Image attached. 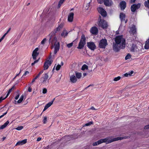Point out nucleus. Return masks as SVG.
Masks as SVG:
<instances>
[{
	"mask_svg": "<svg viewBox=\"0 0 149 149\" xmlns=\"http://www.w3.org/2000/svg\"><path fill=\"white\" fill-rule=\"evenodd\" d=\"M115 41V43L113 46V49L115 51L118 52L120 49H124L125 47V40L122 36H116Z\"/></svg>",
	"mask_w": 149,
	"mask_h": 149,
	"instance_id": "f257e3e1",
	"label": "nucleus"
},
{
	"mask_svg": "<svg viewBox=\"0 0 149 149\" xmlns=\"http://www.w3.org/2000/svg\"><path fill=\"white\" fill-rule=\"evenodd\" d=\"M126 138L125 137H118L113 139L111 138V137H107L104 139H101L93 143V145L94 146H96L103 143H106V144L109 143L116 141L121 140L123 139Z\"/></svg>",
	"mask_w": 149,
	"mask_h": 149,
	"instance_id": "f03ea898",
	"label": "nucleus"
},
{
	"mask_svg": "<svg viewBox=\"0 0 149 149\" xmlns=\"http://www.w3.org/2000/svg\"><path fill=\"white\" fill-rule=\"evenodd\" d=\"M63 25L61 24L55 29L52 31L47 37H49V41L52 43H54L56 41V37L55 36V34L58 32L60 31L63 28Z\"/></svg>",
	"mask_w": 149,
	"mask_h": 149,
	"instance_id": "7ed1b4c3",
	"label": "nucleus"
},
{
	"mask_svg": "<svg viewBox=\"0 0 149 149\" xmlns=\"http://www.w3.org/2000/svg\"><path fill=\"white\" fill-rule=\"evenodd\" d=\"M86 37L84 34L82 35L78 46L77 47L78 49H81L83 48L86 44Z\"/></svg>",
	"mask_w": 149,
	"mask_h": 149,
	"instance_id": "20e7f679",
	"label": "nucleus"
},
{
	"mask_svg": "<svg viewBox=\"0 0 149 149\" xmlns=\"http://www.w3.org/2000/svg\"><path fill=\"white\" fill-rule=\"evenodd\" d=\"M97 24L99 27L103 29H107L108 26L107 22L103 19H100L97 22Z\"/></svg>",
	"mask_w": 149,
	"mask_h": 149,
	"instance_id": "39448f33",
	"label": "nucleus"
},
{
	"mask_svg": "<svg viewBox=\"0 0 149 149\" xmlns=\"http://www.w3.org/2000/svg\"><path fill=\"white\" fill-rule=\"evenodd\" d=\"M75 71H71L69 73L70 80L71 82L73 83H75L77 81V79L74 74Z\"/></svg>",
	"mask_w": 149,
	"mask_h": 149,
	"instance_id": "423d86ee",
	"label": "nucleus"
},
{
	"mask_svg": "<svg viewBox=\"0 0 149 149\" xmlns=\"http://www.w3.org/2000/svg\"><path fill=\"white\" fill-rule=\"evenodd\" d=\"M107 44V40L105 39H102L99 42V46L100 48H104Z\"/></svg>",
	"mask_w": 149,
	"mask_h": 149,
	"instance_id": "0eeeda50",
	"label": "nucleus"
},
{
	"mask_svg": "<svg viewBox=\"0 0 149 149\" xmlns=\"http://www.w3.org/2000/svg\"><path fill=\"white\" fill-rule=\"evenodd\" d=\"M49 42H51L52 45H54V53L56 54L58 51L59 49V43L57 42V40L54 43H52L49 41Z\"/></svg>",
	"mask_w": 149,
	"mask_h": 149,
	"instance_id": "6e6552de",
	"label": "nucleus"
},
{
	"mask_svg": "<svg viewBox=\"0 0 149 149\" xmlns=\"http://www.w3.org/2000/svg\"><path fill=\"white\" fill-rule=\"evenodd\" d=\"M87 46L89 48L92 50H94L96 48V46L94 43L92 42L87 43Z\"/></svg>",
	"mask_w": 149,
	"mask_h": 149,
	"instance_id": "1a4fd4ad",
	"label": "nucleus"
},
{
	"mask_svg": "<svg viewBox=\"0 0 149 149\" xmlns=\"http://www.w3.org/2000/svg\"><path fill=\"white\" fill-rule=\"evenodd\" d=\"M140 3H138L137 4H133L131 7V10L132 12H134L136 9H139L140 7Z\"/></svg>",
	"mask_w": 149,
	"mask_h": 149,
	"instance_id": "9d476101",
	"label": "nucleus"
},
{
	"mask_svg": "<svg viewBox=\"0 0 149 149\" xmlns=\"http://www.w3.org/2000/svg\"><path fill=\"white\" fill-rule=\"evenodd\" d=\"M38 48H36L33 51L32 56L34 60H36L37 56L39 54V53L38 52Z\"/></svg>",
	"mask_w": 149,
	"mask_h": 149,
	"instance_id": "9b49d317",
	"label": "nucleus"
},
{
	"mask_svg": "<svg viewBox=\"0 0 149 149\" xmlns=\"http://www.w3.org/2000/svg\"><path fill=\"white\" fill-rule=\"evenodd\" d=\"M90 32L93 34L96 35L98 33V30L96 27H93L90 29Z\"/></svg>",
	"mask_w": 149,
	"mask_h": 149,
	"instance_id": "f8f14e48",
	"label": "nucleus"
},
{
	"mask_svg": "<svg viewBox=\"0 0 149 149\" xmlns=\"http://www.w3.org/2000/svg\"><path fill=\"white\" fill-rule=\"evenodd\" d=\"M130 33L134 35L136 33V29L134 25H132L130 27V30L129 31Z\"/></svg>",
	"mask_w": 149,
	"mask_h": 149,
	"instance_id": "ddd939ff",
	"label": "nucleus"
},
{
	"mask_svg": "<svg viewBox=\"0 0 149 149\" xmlns=\"http://www.w3.org/2000/svg\"><path fill=\"white\" fill-rule=\"evenodd\" d=\"M52 61L51 60H48L45 62L44 65V68L45 70L47 69L48 68L49 65H50L52 63Z\"/></svg>",
	"mask_w": 149,
	"mask_h": 149,
	"instance_id": "4468645a",
	"label": "nucleus"
},
{
	"mask_svg": "<svg viewBox=\"0 0 149 149\" xmlns=\"http://www.w3.org/2000/svg\"><path fill=\"white\" fill-rule=\"evenodd\" d=\"M120 5L121 10H124L126 7V3L125 1H120Z\"/></svg>",
	"mask_w": 149,
	"mask_h": 149,
	"instance_id": "2eb2a0df",
	"label": "nucleus"
},
{
	"mask_svg": "<svg viewBox=\"0 0 149 149\" xmlns=\"http://www.w3.org/2000/svg\"><path fill=\"white\" fill-rule=\"evenodd\" d=\"M104 4L106 6H111L113 4L111 0H105L104 1Z\"/></svg>",
	"mask_w": 149,
	"mask_h": 149,
	"instance_id": "dca6fc26",
	"label": "nucleus"
},
{
	"mask_svg": "<svg viewBox=\"0 0 149 149\" xmlns=\"http://www.w3.org/2000/svg\"><path fill=\"white\" fill-rule=\"evenodd\" d=\"M99 9L101 10L100 14L103 17H105L107 15L106 11L103 8L100 7Z\"/></svg>",
	"mask_w": 149,
	"mask_h": 149,
	"instance_id": "f3484780",
	"label": "nucleus"
},
{
	"mask_svg": "<svg viewBox=\"0 0 149 149\" xmlns=\"http://www.w3.org/2000/svg\"><path fill=\"white\" fill-rule=\"evenodd\" d=\"M27 142V139H25L22 141H18L15 144V146L21 145L26 143Z\"/></svg>",
	"mask_w": 149,
	"mask_h": 149,
	"instance_id": "a211bd4d",
	"label": "nucleus"
},
{
	"mask_svg": "<svg viewBox=\"0 0 149 149\" xmlns=\"http://www.w3.org/2000/svg\"><path fill=\"white\" fill-rule=\"evenodd\" d=\"M43 72V71L42 70L32 80L31 82V84H32L35 81V80L37 79L39 77L40 75Z\"/></svg>",
	"mask_w": 149,
	"mask_h": 149,
	"instance_id": "6ab92c4d",
	"label": "nucleus"
},
{
	"mask_svg": "<svg viewBox=\"0 0 149 149\" xmlns=\"http://www.w3.org/2000/svg\"><path fill=\"white\" fill-rule=\"evenodd\" d=\"M44 76L43 77V80L42 81V83L43 84H45L46 81L48 78V75L47 73H45L44 74Z\"/></svg>",
	"mask_w": 149,
	"mask_h": 149,
	"instance_id": "aec40b11",
	"label": "nucleus"
},
{
	"mask_svg": "<svg viewBox=\"0 0 149 149\" xmlns=\"http://www.w3.org/2000/svg\"><path fill=\"white\" fill-rule=\"evenodd\" d=\"M68 34V32L65 30H64L61 33V36L65 38Z\"/></svg>",
	"mask_w": 149,
	"mask_h": 149,
	"instance_id": "412c9836",
	"label": "nucleus"
},
{
	"mask_svg": "<svg viewBox=\"0 0 149 149\" xmlns=\"http://www.w3.org/2000/svg\"><path fill=\"white\" fill-rule=\"evenodd\" d=\"M138 49L136 45H132L131 48V51L132 52H137Z\"/></svg>",
	"mask_w": 149,
	"mask_h": 149,
	"instance_id": "4be33fe9",
	"label": "nucleus"
},
{
	"mask_svg": "<svg viewBox=\"0 0 149 149\" xmlns=\"http://www.w3.org/2000/svg\"><path fill=\"white\" fill-rule=\"evenodd\" d=\"M74 74L77 79H80L82 76V74L81 73L77 72L75 71Z\"/></svg>",
	"mask_w": 149,
	"mask_h": 149,
	"instance_id": "5701e85b",
	"label": "nucleus"
},
{
	"mask_svg": "<svg viewBox=\"0 0 149 149\" xmlns=\"http://www.w3.org/2000/svg\"><path fill=\"white\" fill-rule=\"evenodd\" d=\"M52 102H49V103L47 104L45 107L44 108L43 110V111H45L52 104Z\"/></svg>",
	"mask_w": 149,
	"mask_h": 149,
	"instance_id": "b1692460",
	"label": "nucleus"
},
{
	"mask_svg": "<svg viewBox=\"0 0 149 149\" xmlns=\"http://www.w3.org/2000/svg\"><path fill=\"white\" fill-rule=\"evenodd\" d=\"M144 47L146 49H149V38L146 41Z\"/></svg>",
	"mask_w": 149,
	"mask_h": 149,
	"instance_id": "393cba45",
	"label": "nucleus"
},
{
	"mask_svg": "<svg viewBox=\"0 0 149 149\" xmlns=\"http://www.w3.org/2000/svg\"><path fill=\"white\" fill-rule=\"evenodd\" d=\"M65 0H60L58 5L57 8H59L61 6V5L63 3Z\"/></svg>",
	"mask_w": 149,
	"mask_h": 149,
	"instance_id": "a878e982",
	"label": "nucleus"
},
{
	"mask_svg": "<svg viewBox=\"0 0 149 149\" xmlns=\"http://www.w3.org/2000/svg\"><path fill=\"white\" fill-rule=\"evenodd\" d=\"M74 14L73 13H71L69 14L68 19H73Z\"/></svg>",
	"mask_w": 149,
	"mask_h": 149,
	"instance_id": "bb28decb",
	"label": "nucleus"
},
{
	"mask_svg": "<svg viewBox=\"0 0 149 149\" xmlns=\"http://www.w3.org/2000/svg\"><path fill=\"white\" fill-rule=\"evenodd\" d=\"M24 97V95H22L20 97L19 99L17 101V103H20L23 100Z\"/></svg>",
	"mask_w": 149,
	"mask_h": 149,
	"instance_id": "cd10ccee",
	"label": "nucleus"
},
{
	"mask_svg": "<svg viewBox=\"0 0 149 149\" xmlns=\"http://www.w3.org/2000/svg\"><path fill=\"white\" fill-rule=\"evenodd\" d=\"M125 17V15L124 13H120V19H124Z\"/></svg>",
	"mask_w": 149,
	"mask_h": 149,
	"instance_id": "c85d7f7f",
	"label": "nucleus"
},
{
	"mask_svg": "<svg viewBox=\"0 0 149 149\" xmlns=\"http://www.w3.org/2000/svg\"><path fill=\"white\" fill-rule=\"evenodd\" d=\"M88 66L85 64H84L82 66L81 70H84L85 69L88 70Z\"/></svg>",
	"mask_w": 149,
	"mask_h": 149,
	"instance_id": "c756f323",
	"label": "nucleus"
},
{
	"mask_svg": "<svg viewBox=\"0 0 149 149\" xmlns=\"http://www.w3.org/2000/svg\"><path fill=\"white\" fill-rule=\"evenodd\" d=\"M14 86H13L9 90L8 92V93L7 94V95L6 96V97H7L10 94V92H11L12 89H14Z\"/></svg>",
	"mask_w": 149,
	"mask_h": 149,
	"instance_id": "7c9ffc66",
	"label": "nucleus"
},
{
	"mask_svg": "<svg viewBox=\"0 0 149 149\" xmlns=\"http://www.w3.org/2000/svg\"><path fill=\"white\" fill-rule=\"evenodd\" d=\"M46 38H44L41 41V43L42 45H44L47 40Z\"/></svg>",
	"mask_w": 149,
	"mask_h": 149,
	"instance_id": "2f4dec72",
	"label": "nucleus"
},
{
	"mask_svg": "<svg viewBox=\"0 0 149 149\" xmlns=\"http://www.w3.org/2000/svg\"><path fill=\"white\" fill-rule=\"evenodd\" d=\"M144 5L145 7L149 8V3L146 1L144 3Z\"/></svg>",
	"mask_w": 149,
	"mask_h": 149,
	"instance_id": "473e14b6",
	"label": "nucleus"
},
{
	"mask_svg": "<svg viewBox=\"0 0 149 149\" xmlns=\"http://www.w3.org/2000/svg\"><path fill=\"white\" fill-rule=\"evenodd\" d=\"M23 128V126H21L17 127L15 129L18 130H20L22 129Z\"/></svg>",
	"mask_w": 149,
	"mask_h": 149,
	"instance_id": "72a5a7b5",
	"label": "nucleus"
},
{
	"mask_svg": "<svg viewBox=\"0 0 149 149\" xmlns=\"http://www.w3.org/2000/svg\"><path fill=\"white\" fill-rule=\"evenodd\" d=\"M120 79V77L118 76L117 77H115L113 79V81H117L119 80Z\"/></svg>",
	"mask_w": 149,
	"mask_h": 149,
	"instance_id": "f704fd0d",
	"label": "nucleus"
},
{
	"mask_svg": "<svg viewBox=\"0 0 149 149\" xmlns=\"http://www.w3.org/2000/svg\"><path fill=\"white\" fill-rule=\"evenodd\" d=\"M73 44V42L70 43L68 44L67 45V47L69 48H70L72 46Z\"/></svg>",
	"mask_w": 149,
	"mask_h": 149,
	"instance_id": "c9c22d12",
	"label": "nucleus"
},
{
	"mask_svg": "<svg viewBox=\"0 0 149 149\" xmlns=\"http://www.w3.org/2000/svg\"><path fill=\"white\" fill-rule=\"evenodd\" d=\"M61 65H57L56 67V70H59L60 69V68L61 67Z\"/></svg>",
	"mask_w": 149,
	"mask_h": 149,
	"instance_id": "e433bc0d",
	"label": "nucleus"
},
{
	"mask_svg": "<svg viewBox=\"0 0 149 149\" xmlns=\"http://www.w3.org/2000/svg\"><path fill=\"white\" fill-rule=\"evenodd\" d=\"M93 122H89V123L86 124L84 125V126H89V125H91L92 124H93Z\"/></svg>",
	"mask_w": 149,
	"mask_h": 149,
	"instance_id": "4c0bfd02",
	"label": "nucleus"
},
{
	"mask_svg": "<svg viewBox=\"0 0 149 149\" xmlns=\"http://www.w3.org/2000/svg\"><path fill=\"white\" fill-rule=\"evenodd\" d=\"M97 1L98 3L102 4L103 2L104 3V1L105 0H97Z\"/></svg>",
	"mask_w": 149,
	"mask_h": 149,
	"instance_id": "58836bf2",
	"label": "nucleus"
},
{
	"mask_svg": "<svg viewBox=\"0 0 149 149\" xmlns=\"http://www.w3.org/2000/svg\"><path fill=\"white\" fill-rule=\"evenodd\" d=\"M130 57L131 55L129 54H128L125 57V59L126 60H127V59L130 58Z\"/></svg>",
	"mask_w": 149,
	"mask_h": 149,
	"instance_id": "ea45409f",
	"label": "nucleus"
},
{
	"mask_svg": "<svg viewBox=\"0 0 149 149\" xmlns=\"http://www.w3.org/2000/svg\"><path fill=\"white\" fill-rule=\"evenodd\" d=\"M47 117L46 116H45L44 117V119H43V123L44 124H45L46 123V122H47Z\"/></svg>",
	"mask_w": 149,
	"mask_h": 149,
	"instance_id": "a19ab883",
	"label": "nucleus"
},
{
	"mask_svg": "<svg viewBox=\"0 0 149 149\" xmlns=\"http://www.w3.org/2000/svg\"><path fill=\"white\" fill-rule=\"evenodd\" d=\"M47 90L46 88H44L42 90V93L43 94H45L47 93Z\"/></svg>",
	"mask_w": 149,
	"mask_h": 149,
	"instance_id": "79ce46f5",
	"label": "nucleus"
},
{
	"mask_svg": "<svg viewBox=\"0 0 149 149\" xmlns=\"http://www.w3.org/2000/svg\"><path fill=\"white\" fill-rule=\"evenodd\" d=\"M39 59L35 60L34 62L31 63L32 65H33L36 63H37Z\"/></svg>",
	"mask_w": 149,
	"mask_h": 149,
	"instance_id": "37998d69",
	"label": "nucleus"
},
{
	"mask_svg": "<svg viewBox=\"0 0 149 149\" xmlns=\"http://www.w3.org/2000/svg\"><path fill=\"white\" fill-rule=\"evenodd\" d=\"M8 109L7 110V111L5 113H4L1 116H0V119L2 117H3L4 116L6 115L8 111Z\"/></svg>",
	"mask_w": 149,
	"mask_h": 149,
	"instance_id": "c03bdc74",
	"label": "nucleus"
},
{
	"mask_svg": "<svg viewBox=\"0 0 149 149\" xmlns=\"http://www.w3.org/2000/svg\"><path fill=\"white\" fill-rule=\"evenodd\" d=\"M6 97L3 98L2 97H0V103L3 100L5 99Z\"/></svg>",
	"mask_w": 149,
	"mask_h": 149,
	"instance_id": "a18cd8bd",
	"label": "nucleus"
},
{
	"mask_svg": "<svg viewBox=\"0 0 149 149\" xmlns=\"http://www.w3.org/2000/svg\"><path fill=\"white\" fill-rule=\"evenodd\" d=\"M9 122L8 121H7L3 125L6 126V127L7 125L9 123Z\"/></svg>",
	"mask_w": 149,
	"mask_h": 149,
	"instance_id": "49530a36",
	"label": "nucleus"
},
{
	"mask_svg": "<svg viewBox=\"0 0 149 149\" xmlns=\"http://www.w3.org/2000/svg\"><path fill=\"white\" fill-rule=\"evenodd\" d=\"M5 127H6V126L3 124L0 127V129H3Z\"/></svg>",
	"mask_w": 149,
	"mask_h": 149,
	"instance_id": "de8ad7c7",
	"label": "nucleus"
},
{
	"mask_svg": "<svg viewBox=\"0 0 149 149\" xmlns=\"http://www.w3.org/2000/svg\"><path fill=\"white\" fill-rule=\"evenodd\" d=\"M19 95H20L19 94V93H18V95L15 97V99L16 100H17L18 99L19 97Z\"/></svg>",
	"mask_w": 149,
	"mask_h": 149,
	"instance_id": "09e8293b",
	"label": "nucleus"
},
{
	"mask_svg": "<svg viewBox=\"0 0 149 149\" xmlns=\"http://www.w3.org/2000/svg\"><path fill=\"white\" fill-rule=\"evenodd\" d=\"M130 76V74L128 72V73H126L124 74V76L125 77H127L128 76Z\"/></svg>",
	"mask_w": 149,
	"mask_h": 149,
	"instance_id": "8fccbe9b",
	"label": "nucleus"
},
{
	"mask_svg": "<svg viewBox=\"0 0 149 149\" xmlns=\"http://www.w3.org/2000/svg\"><path fill=\"white\" fill-rule=\"evenodd\" d=\"M29 73V72L27 71H26L24 73V74L22 76V77L24 76H26V74H28Z\"/></svg>",
	"mask_w": 149,
	"mask_h": 149,
	"instance_id": "3c124183",
	"label": "nucleus"
},
{
	"mask_svg": "<svg viewBox=\"0 0 149 149\" xmlns=\"http://www.w3.org/2000/svg\"><path fill=\"white\" fill-rule=\"evenodd\" d=\"M144 129H149V125L145 126L144 127Z\"/></svg>",
	"mask_w": 149,
	"mask_h": 149,
	"instance_id": "603ef678",
	"label": "nucleus"
},
{
	"mask_svg": "<svg viewBox=\"0 0 149 149\" xmlns=\"http://www.w3.org/2000/svg\"><path fill=\"white\" fill-rule=\"evenodd\" d=\"M7 34V33H6L1 38L3 40L4 38H5Z\"/></svg>",
	"mask_w": 149,
	"mask_h": 149,
	"instance_id": "864d4df0",
	"label": "nucleus"
},
{
	"mask_svg": "<svg viewBox=\"0 0 149 149\" xmlns=\"http://www.w3.org/2000/svg\"><path fill=\"white\" fill-rule=\"evenodd\" d=\"M136 0H130V3H132L135 2Z\"/></svg>",
	"mask_w": 149,
	"mask_h": 149,
	"instance_id": "5fc2aeb1",
	"label": "nucleus"
},
{
	"mask_svg": "<svg viewBox=\"0 0 149 149\" xmlns=\"http://www.w3.org/2000/svg\"><path fill=\"white\" fill-rule=\"evenodd\" d=\"M129 73L130 74V76H131V75L134 73V72L133 71H131L130 72H129Z\"/></svg>",
	"mask_w": 149,
	"mask_h": 149,
	"instance_id": "6e6d98bb",
	"label": "nucleus"
},
{
	"mask_svg": "<svg viewBox=\"0 0 149 149\" xmlns=\"http://www.w3.org/2000/svg\"><path fill=\"white\" fill-rule=\"evenodd\" d=\"M28 91L29 92H31L32 91V88L30 87H29L28 88Z\"/></svg>",
	"mask_w": 149,
	"mask_h": 149,
	"instance_id": "4d7b16f0",
	"label": "nucleus"
},
{
	"mask_svg": "<svg viewBox=\"0 0 149 149\" xmlns=\"http://www.w3.org/2000/svg\"><path fill=\"white\" fill-rule=\"evenodd\" d=\"M41 139V138H40V137H38L37 138V141H40Z\"/></svg>",
	"mask_w": 149,
	"mask_h": 149,
	"instance_id": "13d9d810",
	"label": "nucleus"
},
{
	"mask_svg": "<svg viewBox=\"0 0 149 149\" xmlns=\"http://www.w3.org/2000/svg\"><path fill=\"white\" fill-rule=\"evenodd\" d=\"M68 22H71L73 21V19H68Z\"/></svg>",
	"mask_w": 149,
	"mask_h": 149,
	"instance_id": "bf43d9fd",
	"label": "nucleus"
},
{
	"mask_svg": "<svg viewBox=\"0 0 149 149\" xmlns=\"http://www.w3.org/2000/svg\"><path fill=\"white\" fill-rule=\"evenodd\" d=\"M90 109H92V110H95V108L94 107H92Z\"/></svg>",
	"mask_w": 149,
	"mask_h": 149,
	"instance_id": "052dcab7",
	"label": "nucleus"
},
{
	"mask_svg": "<svg viewBox=\"0 0 149 149\" xmlns=\"http://www.w3.org/2000/svg\"><path fill=\"white\" fill-rule=\"evenodd\" d=\"M125 19H121V22L122 23L125 22Z\"/></svg>",
	"mask_w": 149,
	"mask_h": 149,
	"instance_id": "680f3d73",
	"label": "nucleus"
},
{
	"mask_svg": "<svg viewBox=\"0 0 149 149\" xmlns=\"http://www.w3.org/2000/svg\"><path fill=\"white\" fill-rule=\"evenodd\" d=\"M93 86V85H92V84H90V85H89L87 87H86V88H85V89H86V88H88L89 87H90V86Z\"/></svg>",
	"mask_w": 149,
	"mask_h": 149,
	"instance_id": "e2e57ef3",
	"label": "nucleus"
},
{
	"mask_svg": "<svg viewBox=\"0 0 149 149\" xmlns=\"http://www.w3.org/2000/svg\"><path fill=\"white\" fill-rule=\"evenodd\" d=\"M6 138V137H4L2 138V141H3Z\"/></svg>",
	"mask_w": 149,
	"mask_h": 149,
	"instance_id": "0e129e2a",
	"label": "nucleus"
},
{
	"mask_svg": "<svg viewBox=\"0 0 149 149\" xmlns=\"http://www.w3.org/2000/svg\"><path fill=\"white\" fill-rule=\"evenodd\" d=\"M11 29V28H10L8 30V31H7L6 32V33H7V34L10 31Z\"/></svg>",
	"mask_w": 149,
	"mask_h": 149,
	"instance_id": "69168bd1",
	"label": "nucleus"
},
{
	"mask_svg": "<svg viewBox=\"0 0 149 149\" xmlns=\"http://www.w3.org/2000/svg\"><path fill=\"white\" fill-rule=\"evenodd\" d=\"M55 99V98H54V99H53V100H52L51 102H52V104H53V102L54 101Z\"/></svg>",
	"mask_w": 149,
	"mask_h": 149,
	"instance_id": "338daca9",
	"label": "nucleus"
},
{
	"mask_svg": "<svg viewBox=\"0 0 149 149\" xmlns=\"http://www.w3.org/2000/svg\"><path fill=\"white\" fill-rule=\"evenodd\" d=\"M127 21V19H125V23H126Z\"/></svg>",
	"mask_w": 149,
	"mask_h": 149,
	"instance_id": "774afa93",
	"label": "nucleus"
}]
</instances>
